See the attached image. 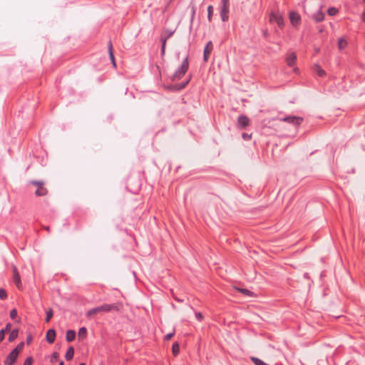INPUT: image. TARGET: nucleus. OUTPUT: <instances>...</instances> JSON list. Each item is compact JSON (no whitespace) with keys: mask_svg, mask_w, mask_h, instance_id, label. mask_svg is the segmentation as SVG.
I'll return each mask as SVG.
<instances>
[{"mask_svg":"<svg viewBox=\"0 0 365 365\" xmlns=\"http://www.w3.org/2000/svg\"><path fill=\"white\" fill-rule=\"evenodd\" d=\"M123 309V304L120 302H116L111 304H103L102 305L96 307L89 309L86 312V317H91L94 314H96L99 312H119Z\"/></svg>","mask_w":365,"mask_h":365,"instance_id":"f257e3e1","label":"nucleus"},{"mask_svg":"<svg viewBox=\"0 0 365 365\" xmlns=\"http://www.w3.org/2000/svg\"><path fill=\"white\" fill-rule=\"evenodd\" d=\"M189 67L188 58L186 57L182 64L180 68L173 75L172 80L176 81L180 79L185 73L187 72Z\"/></svg>","mask_w":365,"mask_h":365,"instance_id":"f03ea898","label":"nucleus"},{"mask_svg":"<svg viewBox=\"0 0 365 365\" xmlns=\"http://www.w3.org/2000/svg\"><path fill=\"white\" fill-rule=\"evenodd\" d=\"M31 183L37 187L35 194L36 196H44L47 194V189L44 187V182L42 181H31Z\"/></svg>","mask_w":365,"mask_h":365,"instance_id":"7ed1b4c3","label":"nucleus"},{"mask_svg":"<svg viewBox=\"0 0 365 365\" xmlns=\"http://www.w3.org/2000/svg\"><path fill=\"white\" fill-rule=\"evenodd\" d=\"M19 355L18 347L14 349L5 359L4 364V365H13Z\"/></svg>","mask_w":365,"mask_h":365,"instance_id":"20e7f679","label":"nucleus"},{"mask_svg":"<svg viewBox=\"0 0 365 365\" xmlns=\"http://www.w3.org/2000/svg\"><path fill=\"white\" fill-rule=\"evenodd\" d=\"M269 22L277 23L279 27L282 28L284 26V19L282 15L274 11H272L269 15Z\"/></svg>","mask_w":365,"mask_h":365,"instance_id":"39448f33","label":"nucleus"},{"mask_svg":"<svg viewBox=\"0 0 365 365\" xmlns=\"http://www.w3.org/2000/svg\"><path fill=\"white\" fill-rule=\"evenodd\" d=\"M289 17L292 26L297 27L300 24L301 17L298 13L295 11H291L289 13Z\"/></svg>","mask_w":365,"mask_h":365,"instance_id":"423d86ee","label":"nucleus"},{"mask_svg":"<svg viewBox=\"0 0 365 365\" xmlns=\"http://www.w3.org/2000/svg\"><path fill=\"white\" fill-rule=\"evenodd\" d=\"M212 48H213L212 43L211 41H209L207 43L206 46L204 49L203 59H204L205 62L207 61L209 56L212 51Z\"/></svg>","mask_w":365,"mask_h":365,"instance_id":"0eeeda50","label":"nucleus"},{"mask_svg":"<svg viewBox=\"0 0 365 365\" xmlns=\"http://www.w3.org/2000/svg\"><path fill=\"white\" fill-rule=\"evenodd\" d=\"M281 120L298 125L302 122V118L299 117L289 116L287 118H282Z\"/></svg>","mask_w":365,"mask_h":365,"instance_id":"6e6552de","label":"nucleus"},{"mask_svg":"<svg viewBox=\"0 0 365 365\" xmlns=\"http://www.w3.org/2000/svg\"><path fill=\"white\" fill-rule=\"evenodd\" d=\"M13 280L16 287L20 289L21 287V282L20 275L16 267H13Z\"/></svg>","mask_w":365,"mask_h":365,"instance_id":"1a4fd4ad","label":"nucleus"},{"mask_svg":"<svg viewBox=\"0 0 365 365\" xmlns=\"http://www.w3.org/2000/svg\"><path fill=\"white\" fill-rule=\"evenodd\" d=\"M237 123L239 127L243 128L249 125L250 120L245 115H240L237 119Z\"/></svg>","mask_w":365,"mask_h":365,"instance_id":"9d476101","label":"nucleus"},{"mask_svg":"<svg viewBox=\"0 0 365 365\" xmlns=\"http://www.w3.org/2000/svg\"><path fill=\"white\" fill-rule=\"evenodd\" d=\"M229 7L230 6H221L220 16H221L222 21H224V22L227 21L229 19V15H228Z\"/></svg>","mask_w":365,"mask_h":365,"instance_id":"9b49d317","label":"nucleus"},{"mask_svg":"<svg viewBox=\"0 0 365 365\" xmlns=\"http://www.w3.org/2000/svg\"><path fill=\"white\" fill-rule=\"evenodd\" d=\"M46 340L49 344H52L54 342L56 339V331L54 329H48L46 332Z\"/></svg>","mask_w":365,"mask_h":365,"instance_id":"f8f14e48","label":"nucleus"},{"mask_svg":"<svg viewBox=\"0 0 365 365\" xmlns=\"http://www.w3.org/2000/svg\"><path fill=\"white\" fill-rule=\"evenodd\" d=\"M235 290L237 291V293L235 294H243V295H255L257 296V293H255L251 292L249 289H241V288H235Z\"/></svg>","mask_w":365,"mask_h":365,"instance_id":"ddd939ff","label":"nucleus"},{"mask_svg":"<svg viewBox=\"0 0 365 365\" xmlns=\"http://www.w3.org/2000/svg\"><path fill=\"white\" fill-rule=\"evenodd\" d=\"M297 56L295 53H291L287 57V63L289 66H292L295 63Z\"/></svg>","mask_w":365,"mask_h":365,"instance_id":"4468645a","label":"nucleus"},{"mask_svg":"<svg viewBox=\"0 0 365 365\" xmlns=\"http://www.w3.org/2000/svg\"><path fill=\"white\" fill-rule=\"evenodd\" d=\"M324 14L320 10L313 15V19L317 22H321L324 19Z\"/></svg>","mask_w":365,"mask_h":365,"instance_id":"2eb2a0df","label":"nucleus"},{"mask_svg":"<svg viewBox=\"0 0 365 365\" xmlns=\"http://www.w3.org/2000/svg\"><path fill=\"white\" fill-rule=\"evenodd\" d=\"M76 338V331L72 329H69L66 331V341L71 342Z\"/></svg>","mask_w":365,"mask_h":365,"instance_id":"dca6fc26","label":"nucleus"},{"mask_svg":"<svg viewBox=\"0 0 365 365\" xmlns=\"http://www.w3.org/2000/svg\"><path fill=\"white\" fill-rule=\"evenodd\" d=\"M108 48L110 59L113 66H115V57H114V54L113 52V46H112V43L110 41L108 43Z\"/></svg>","mask_w":365,"mask_h":365,"instance_id":"f3484780","label":"nucleus"},{"mask_svg":"<svg viewBox=\"0 0 365 365\" xmlns=\"http://www.w3.org/2000/svg\"><path fill=\"white\" fill-rule=\"evenodd\" d=\"M74 355V349L72 346L69 347L65 354V358L67 361H70L73 359Z\"/></svg>","mask_w":365,"mask_h":365,"instance_id":"a211bd4d","label":"nucleus"},{"mask_svg":"<svg viewBox=\"0 0 365 365\" xmlns=\"http://www.w3.org/2000/svg\"><path fill=\"white\" fill-rule=\"evenodd\" d=\"M314 71L321 77L326 75V72L319 65H315L314 66Z\"/></svg>","mask_w":365,"mask_h":365,"instance_id":"6ab92c4d","label":"nucleus"},{"mask_svg":"<svg viewBox=\"0 0 365 365\" xmlns=\"http://www.w3.org/2000/svg\"><path fill=\"white\" fill-rule=\"evenodd\" d=\"M18 329H13L9 334L8 339L9 341H13L14 340H15L18 336Z\"/></svg>","mask_w":365,"mask_h":365,"instance_id":"aec40b11","label":"nucleus"},{"mask_svg":"<svg viewBox=\"0 0 365 365\" xmlns=\"http://www.w3.org/2000/svg\"><path fill=\"white\" fill-rule=\"evenodd\" d=\"M347 46V41L344 38H340L338 41V48L340 50L344 49Z\"/></svg>","mask_w":365,"mask_h":365,"instance_id":"412c9836","label":"nucleus"},{"mask_svg":"<svg viewBox=\"0 0 365 365\" xmlns=\"http://www.w3.org/2000/svg\"><path fill=\"white\" fill-rule=\"evenodd\" d=\"M46 322H48L50 321V319L52 318L53 314L52 309L50 308L48 310H46Z\"/></svg>","mask_w":365,"mask_h":365,"instance_id":"4be33fe9","label":"nucleus"},{"mask_svg":"<svg viewBox=\"0 0 365 365\" xmlns=\"http://www.w3.org/2000/svg\"><path fill=\"white\" fill-rule=\"evenodd\" d=\"M172 350H173V353L174 355H177L179 351H180V346H179V344L175 342L173 344V346H172Z\"/></svg>","mask_w":365,"mask_h":365,"instance_id":"5701e85b","label":"nucleus"},{"mask_svg":"<svg viewBox=\"0 0 365 365\" xmlns=\"http://www.w3.org/2000/svg\"><path fill=\"white\" fill-rule=\"evenodd\" d=\"M207 13H208L207 19H208V21L210 22L212 21V13H213L212 6L210 5L207 7Z\"/></svg>","mask_w":365,"mask_h":365,"instance_id":"b1692460","label":"nucleus"},{"mask_svg":"<svg viewBox=\"0 0 365 365\" xmlns=\"http://www.w3.org/2000/svg\"><path fill=\"white\" fill-rule=\"evenodd\" d=\"M327 13L329 16H335L338 13V9L335 7H331L328 9Z\"/></svg>","mask_w":365,"mask_h":365,"instance_id":"393cba45","label":"nucleus"},{"mask_svg":"<svg viewBox=\"0 0 365 365\" xmlns=\"http://www.w3.org/2000/svg\"><path fill=\"white\" fill-rule=\"evenodd\" d=\"M87 334V329L86 327H81L78 330L79 336H86Z\"/></svg>","mask_w":365,"mask_h":365,"instance_id":"a878e982","label":"nucleus"},{"mask_svg":"<svg viewBox=\"0 0 365 365\" xmlns=\"http://www.w3.org/2000/svg\"><path fill=\"white\" fill-rule=\"evenodd\" d=\"M161 41H162L161 53H162V55H164L165 51L166 38H162Z\"/></svg>","mask_w":365,"mask_h":365,"instance_id":"bb28decb","label":"nucleus"},{"mask_svg":"<svg viewBox=\"0 0 365 365\" xmlns=\"http://www.w3.org/2000/svg\"><path fill=\"white\" fill-rule=\"evenodd\" d=\"M33 358L31 356H29L26 359L23 365H32Z\"/></svg>","mask_w":365,"mask_h":365,"instance_id":"cd10ccee","label":"nucleus"},{"mask_svg":"<svg viewBox=\"0 0 365 365\" xmlns=\"http://www.w3.org/2000/svg\"><path fill=\"white\" fill-rule=\"evenodd\" d=\"M17 316V311L16 309H13L11 310L10 312V317L12 319H14Z\"/></svg>","mask_w":365,"mask_h":365,"instance_id":"c85d7f7f","label":"nucleus"},{"mask_svg":"<svg viewBox=\"0 0 365 365\" xmlns=\"http://www.w3.org/2000/svg\"><path fill=\"white\" fill-rule=\"evenodd\" d=\"M173 33H174V31H166L164 34V37L163 38H166V40H167L173 34Z\"/></svg>","mask_w":365,"mask_h":365,"instance_id":"c756f323","label":"nucleus"},{"mask_svg":"<svg viewBox=\"0 0 365 365\" xmlns=\"http://www.w3.org/2000/svg\"><path fill=\"white\" fill-rule=\"evenodd\" d=\"M195 317L198 321H201L203 318L202 314L200 312H195Z\"/></svg>","mask_w":365,"mask_h":365,"instance_id":"7c9ffc66","label":"nucleus"},{"mask_svg":"<svg viewBox=\"0 0 365 365\" xmlns=\"http://www.w3.org/2000/svg\"><path fill=\"white\" fill-rule=\"evenodd\" d=\"M242 138L245 140H249L251 138V135L250 134H247V133H243L242 134Z\"/></svg>","mask_w":365,"mask_h":365,"instance_id":"2f4dec72","label":"nucleus"},{"mask_svg":"<svg viewBox=\"0 0 365 365\" xmlns=\"http://www.w3.org/2000/svg\"><path fill=\"white\" fill-rule=\"evenodd\" d=\"M173 335H174V332H173V333H169V334H166V335L165 336V340H170V339L172 338V336H173Z\"/></svg>","mask_w":365,"mask_h":365,"instance_id":"473e14b6","label":"nucleus"},{"mask_svg":"<svg viewBox=\"0 0 365 365\" xmlns=\"http://www.w3.org/2000/svg\"><path fill=\"white\" fill-rule=\"evenodd\" d=\"M4 330H0V342L4 339Z\"/></svg>","mask_w":365,"mask_h":365,"instance_id":"72a5a7b5","label":"nucleus"},{"mask_svg":"<svg viewBox=\"0 0 365 365\" xmlns=\"http://www.w3.org/2000/svg\"><path fill=\"white\" fill-rule=\"evenodd\" d=\"M222 6H230L229 0H222Z\"/></svg>","mask_w":365,"mask_h":365,"instance_id":"f704fd0d","label":"nucleus"},{"mask_svg":"<svg viewBox=\"0 0 365 365\" xmlns=\"http://www.w3.org/2000/svg\"><path fill=\"white\" fill-rule=\"evenodd\" d=\"M11 328V324H7L5 327L4 329H2L1 330H4V334L6 333V331H9Z\"/></svg>","mask_w":365,"mask_h":365,"instance_id":"c9c22d12","label":"nucleus"},{"mask_svg":"<svg viewBox=\"0 0 365 365\" xmlns=\"http://www.w3.org/2000/svg\"><path fill=\"white\" fill-rule=\"evenodd\" d=\"M6 294L3 289H0V297H6Z\"/></svg>","mask_w":365,"mask_h":365,"instance_id":"e433bc0d","label":"nucleus"},{"mask_svg":"<svg viewBox=\"0 0 365 365\" xmlns=\"http://www.w3.org/2000/svg\"><path fill=\"white\" fill-rule=\"evenodd\" d=\"M32 340V336L30 335V336H28L27 338H26V343L29 344L31 343Z\"/></svg>","mask_w":365,"mask_h":365,"instance_id":"4c0bfd02","label":"nucleus"},{"mask_svg":"<svg viewBox=\"0 0 365 365\" xmlns=\"http://www.w3.org/2000/svg\"><path fill=\"white\" fill-rule=\"evenodd\" d=\"M58 353L54 352V353L52 354L51 360L57 359V358H58Z\"/></svg>","mask_w":365,"mask_h":365,"instance_id":"58836bf2","label":"nucleus"},{"mask_svg":"<svg viewBox=\"0 0 365 365\" xmlns=\"http://www.w3.org/2000/svg\"><path fill=\"white\" fill-rule=\"evenodd\" d=\"M24 346V342H21L16 347H18V351H19V349L22 348Z\"/></svg>","mask_w":365,"mask_h":365,"instance_id":"ea45409f","label":"nucleus"},{"mask_svg":"<svg viewBox=\"0 0 365 365\" xmlns=\"http://www.w3.org/2000/svg\"><path fill=\"white\" fill-rule=\"evenodd\" d=\"M361 20L365 23V11L362 13Z\"/></svg>","mask_w":365,"mask_h":365,"instance_id":"a19ab883","label":"nucleus"},{"mask_svg":"<svg viewBox=\"0 0 365 365\" xmlns=\"http://www.w3.org/2000/svg\"><path fill=\"white\" fill-rule=\"evenodd\" d=\"M187 83H188V81H187L185 84H183L182 86H180V88H183L186 86V84H187Z\"/></svg>","mask_w":365,"mask_h":365,"instance_id":"79ce46f5","label":"nucleus"},{"mask_svg":"<svg viewBox=\"0 0 365 365\" xmlns=\"http://www.w3.org/2000/svg\"><path fill=\"white\" fill-rule=\"evenodd\" d=\"M178 302H183L182 299H180V298H175Z\"/></svg>","mask_w":365,"mask_h":365,"instance_id":"37998d69","label":"nucleus"},{"mask_svg":"<svg viewBox=\"0 0 365 365\" xmlns=\"http://www.w3.org/2000/svg\"><path fill=\"white\" fill-rule=\"evenodd\" d=\"M45 229H46L47 231H49V230H50L49 227H45Z\"/></svg>","mask_w":365,"mask_h":365,"instance_id":"c03bdc74","label":"nucleus"},{"mask_svg":"<svg viewBox=\"0 0 365 365\" xmlns=\"http://www.w3.org/2000/svg\"><path fill=\"white\" fill-rule=\"evenodd\" d=\"M59 365H64L63 361H61L60 363H59Z\"/></svg>","mask_w":365,"mask_h":365,"instance_id":"a18cd8bd","label":"nucleus"},{"mask_svg":"<svg viewBox=\"0 0 365 365\" xmlns=\"http://www.w3.org/2000/svg\"><path fill=\"white\" fill-rule=\"evenodd\" d=\"M79 365H86L84 363H81Z\"/></svg>","mask_w":365,"mask_h":365,"instance_id":"49530a36","label":"nucleus"},{"mask_svg":"<svg viewBox=\"0 0 365 365\" xmlns=\"http://www.w3.org/2000/svg\"><path fill=\"white\" fill-rule=\"evenodd\" d=\"M365 1V0H364Z\"/></svg>","mask_w":365,"mask_h":365,"instance_id":"de8ad7c7","label":"nucleus"}]
</instances>
